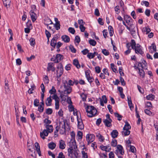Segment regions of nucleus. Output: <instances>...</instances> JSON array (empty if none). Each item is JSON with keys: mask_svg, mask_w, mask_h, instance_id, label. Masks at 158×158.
Instances as JSON below:
<instances>
[{"mask_svg": "<svg viewBox=\"0 0 158 158\" xmlns=\"http://www.w3.org/2000/svg\"><path fill=\"white\" fill-rule=\"evenodd\" d=\"M118 134V132L116 130H113L111 133V135L113 138H116L117 137Z\"/></svg>", "mask_w": 158, "mask_h": 158, "instance_id": "nucleus-21", "label": "nucleus"}, {"mask_svg": "<svg viewBox=\"0 0 158 158\" xmlns=\"http://www.w3.org/2000/svg\"><path fill=\"white\" fill-rule=\"evenodd\" d=\"M44 123L46 125H49V124H50L51 123V121L50 120L48 119V118H46L44 121Z\"/></svg>", "mask_w": 158, "mask_h": 158, "instance_id": "nucleus-45", "label": "nucleus"}, {"mask_svg": "<svg viewBox=\"0 0 158 158\" xmlns=\"http://www.w3.org/2000/svg\"><path fill=\"white\" fill-rule=\"evenodd\" d=\"M57 70H59L60 71H63V67L62 63H60L58 64L57 67Z\"/></svg>", "mask_w": 158, "mask_h": 158, "instance_id": "nucleus-32", "label": "nucleus"}, {"mask_svg": "<svg viewBox=\"0 0 158 158\" xmlns=\"http://www.w3.org/2000/svg\"><path fill=\"white\" fill-rule=\"evenodd\" d=\"M125 124L124 127L123 128V130H126V129H127V128H128V130L131 129V126L129 124L128 122H126L125 123Z\"/></svg>", "mask_w": 158, "mask_h": 158, "instance_id": "nucleus-34", "label": "nucleus"}, {"mask_svg": "<svg viewBox=\"0 0 158 158\" xmlns=\"http://www.w3.org/2000/svg\"><path fill=\"white\" fill-rule=\"evenodd\" d=\"M155 98V95L152 94H150L148 95H147L146 97V99H147L151 100H152L153 99H154Z\"/></svg>", "mask_w": 158, "mask_h": 158, "instance_id": "nucleus-31", "label": "nucleus"}, {"mask_svg": "<svg viewBox=\"0 0 158 158\" xmlns=\"http://www.w3.org/2000/svg\"><path fill=\"white\" fill-rule=\"evenodd\" d=\"M44 110V106L39 105L38 108V110L40 112H42Z\"/></svg>", "mask_w": 158, "mask_h": 158, "instance_id": "nucleus-61", "label": "nucleus"}, {"mask_svg": "<svg viewBox=\"0 0 158 158\" xmlns=\"http://www.w3.org/2000/svg\"><path fill=\"white\" fill-rule=\"evenodd\" d=\"M51 98L53 99H54L55 101H57L60 99L59 98L56 94H54V95L51 96Z\"/></svg>", "mask_w": 158, "mask_h": 158, "instance_id": "nucleus-49", "label": "nucleus"}, {"mask_svg": "<svg viewBox=\"0 0 158 158\" xmlns=\"http://www.w3.org/2000/svg\"><path fill=\"white\" fill-rule=\"evenodd\" d=\"M64 86L65 89L64 90V94H70L72 91V88L70 86H69L68 84V82L67 81H65L64 83Z\"/></svg>", "mask_w": 158, "mask_h": 158, "instance_id": "nucleus-4", "label": "nucleus"}, {"mask_svg": "<svg viewBox=\"0 0 158 158\" xmlns=\"http://www.w3.org/2000/svg\"><path fill=\"white\" fill-rule=\"evenodd\" d=\"M89 43L91 45L93 46H95L96 44V41L95 40L92 39L89 40Z\"/></svg>", "mask_w": 158, "mask_h": 158, "instance_id": "nucleus-42", "label": "nucleus"}, {"mask_svg": "<svg viewBox=\"0 0 158 158\" xmlns=\"http://www.w3.org/2000/svg\"><path fill=\"white\" fill-rule=\"evenodd\" d=\"M77 137H78V139H81L82 138V132L80 131H78L77 132Z\"/></svg>", "mask_w": 158, "mask_h": 158, "instance_id": "nucleus-47", "label": "nucleus"}, {"mask_svg": "<svg viewBox=\"0 0 158 158\" xmlns=\"http://www.w3.org/2000/svg\"><path fill=\"white\" fill-rule=\"evenodd\" d=\"M142 64H143V67H142V69H147V63L146 61L143 60L142 62Z\"/></svg>", "mask_w": 158, "mask_h": 158, "instance_id": "nucleus-57", "label": "nucleus"}, {"mask_svg": "<svg viewBox=\"0 0 158 158\" xmlns=\"http://www.w3.org/2000/svg\"><path fill=\"white\" fill-rule=\"evenodd\" d=\"M89 52V50L86 48L84 49V50L81 51V52L84 55H85L87 53H88Z\"/></svg>", "mask_w": 158, "mask_h": 158, "instance_id": "nucleus-62", "label": "nucleus"}, {"mask_svg": "<svg viewBox=\"0 0 158 158\" xmlns=\"http://www.w3.org/2000/svg\"><path fill=\"white\" fill-rule=\"evenodd\" d=\"M45 127L46 130L44 129L42 132L40 133V137L44 139H45L44 136H47L48 133L52 132L53 130V127L51 125H46Z\"/></svg>", "mask_w": 158, "mask_h": 158, "instance_id": "nucleus-1", "label": "nucleus"}, {"mask_svg": "<svg viewBox=\"0 0 158 158\" xmlns=\"http://www.w3.org/2000/svg\"><path fill=\"white\" fill-rule=\"evenodd\" d=\"M68 31L69 32L73 34H74L75 32V31L74 29L72 27H70L68 28Z\"/></svg>", "mask_w": 158, "mask_h": 158, "instance_id": "nucleus-51", "label": "nucleus"}, {"mask_svg": "<svg viewBox=\"0 0 158 158\" xmlns=\"http://www.w3.org/2000/svg\"><path fill=\"white\" fill-rule=\"evenodd\" d=\"M124 20L126 21V23L129 25L130 27H132L133 25L132 22L133 20L131 17L129 15H125L124 16Z\"/></svg>", "mask_w": 158, "mask_h": 158, "instance_id": "nucleus-6", "label": "nucleus"}, {"mask_svg": "<svg viewBox=\"0 0 158 158\" xmlns=\"http://www.w3.org/2000/svg\"><path fill=\"white\" fill-rule=\"evenodd\" d=\"M86 77L89 82L91 83L93 82L94 80V78L90 76L89 73L87 74V73H86Z\"/></svg>", "mask_w": 158, "mask_h": 158, "instance_id": "nucleus-26", "label": "nucleus"}, {"mask_svg": "<svg viewBox=\"0 0 158 158\" xmlns=\"http://www.w3.org/2000/svg\"><path fill=\"white\" fill-rule=\"evenodd\" d=\"M56 58H57V60L56 63H59L60 61L62 60L63 58V56L60 54H57L56 55Z\"/></svg>", "mask_w": 158, "mask_h": 158, "instance_id": "nucleus-22", "label": "nucleus"}, {"mask_svg": "<svg viewBox=\"0 0 158 158\" xmlns=\"http://www.w3.org/2000/svg\"><path fill=\"white\" fill-rule=\"evenodd\" d=\"M127 98L128 106L132 105V103L131 100V97L130 96H128L127 97Z\"/></svg>", "mask_w": 158, "mask_h": 158, "instance_id": "nucleus-59", "label": "nucleus"}, {"mask_svg": "<svg viewBox=\"0 0 158 158\" xmlns=\"http://www.w3.org/2000/svg\"><path fill=\"white\" fill-rule=\"evenodd\" d=\"M70 50L73 53H75L76 52V49L72 45H70L69 46Z\"/></svg>", "mask_w": 158, "mask_h": 158, "instance_id": "nucleus-44", "label": "nucleus"}, {"mask_svg": "<svg viewBox=\"0 0 158 158\" xmlns=\"http://www.w3.org/2000/svg\"><path fill=\"white\" fill-rule=\"evenodd\" d=\"M114 114L115 117L118 118V120L120 121L122 119V116L121 115L117 113H115Z\"/></svg>", "mask_w": 158, "mask_h": 158, "instance_id": "nucleus-38", "label": "nucleus"}, {"mask_svg": "<svg viewBox=\"0 0 158 158\" xmlns=\"http://www.w3.org/2000/svg\"><path fill=\"white\" fill-rule=\"evenodd\" d=\"M31 88H30L28 91V93L29 94H32L33 93L32 92L34 89H35V87L34 85L31 86Z\"/></svg>", "mask_w": 158, "mask_h": 158, "instance_id": "nucleus-33", "label": "nucleus"}, {"mask_svg": "<svg viewBox=\"0 0 158 158\" xmlns=\"http://www.w3.org/2000/svg\"><path fill=\"white\" fill-rule=\"evenodd\" d=\"M127 146L128 147H130V150L131 152L133 153L135 152V151L136 150V148L134 147V146H132L131 145H128Z\"/></svg>", "mask_w": 158, "mask_h": 158, "instance_id": "nucleus-37", "label": "nucleus"}, {"mask_svg": "<svg viewBox=\"0 0 158 158\" xmlns=\"http://www.w3.org/2000/svg\"><path fill=\"white\" fill-rule=\"evenodd\" d=\"M136 45V42L134 40H131V43H128L126 44V47L128 49H131L130 47L131 46L132 49H133L134 46Z\"/></svg>", "mask_w": 158, "mask_h": 158, "instance_id": "nucleus-12", "label": "nucleus"}, {"mask_svg": "<svg viewBox=\"0 0 158 158\" xmlns=\"http://www.w3.org/2000/svg\"><path fill=\"white\" fill-rule=\"evenodd\" d=\"M82 156L83 158H88L87 153H86L84 151H82Z\"/></svg>", "mask_w": 158, "mask_h": 158, "instance_id": "nucleus-64", "label": "nucleus"}, {"mask_svg": "<svg viewBox=\"0 0 158 158\" xmlns=\"http://www.w3.org/2000/svg\"><path fill=\"white\" fill-rule=\"evenodd\" d=\"M77 121L78 122L77 127L78 129L82 130L84 128V125L83 124L82 119L81 118V116H80V118H79L77 116Z\"/></svg>", "mask_w": 158, "mask_h": 158, "instance_id": "nucleus-9", "label": "nucleus"}, {"mask_svg": "<svg viewBox=\"0 0 158 158\" xmlns=\"http://www.w3.org/2000/svg\"><path fill=\"white\" fill-rule=\"evenodd\" d=\"M52 99H51V96H50L49 97H48L46 101L45 104L47 106H50L52 105Z\"/></svg>", "mask_w": 158, "mask_h": 158, "instance_id": "nucleus-18", "label": "nucleus"}, {"mask_svg": "<svg viewBox=\"0 0 158 158\" xmlns=\"http://www.w3.org/2000/svg\"><path fill=\"white\" fill-rule=\"evenodd\" d=\"M54 64L53 63H49L48 64L47 70L48 71H52V72H54L56 70L55 67L54 66Z\"/></svg>", "mask_w": 158, "mask_h": 158, "instance_id": "nucleus-11", "label": "nucleus"}, {"mask_svg": "<svg viewBox=\"0 0 158 158\" xmlns=\"http://www.w3.org/2000/svg\"><path fill=\"white\" fill-rule=\"evenodd\" d=\"M73 147H70L68 149V155L71 158H73V157L75 156L76 158H77L78 153L73 152Z\"/></svg>", "mask_w": 158, "mask_h": 158, "instance_id": "nucleus-5", "label": "nucleus"}, {"mask_svg": "<svg viewBox=\"0 0 158 158\" xmlns=\"http://www.w3.org/2000/svg\"><path fill=\"white\" fill-rule=\"evenodd\" d=\"M142 47L139 44H136L133 49H134L135 52L137 54H140L142 55L143 54L144 52L142 50Z\"/></svg>", "mask_w": 158, "mask_h": 158, "instance_id": "nucleus-3", "label": "nucleus"}, {"mask_svg": "<svg viewBox=\"0 0 158 158\" xmlns=\"http://www.w3.org/2000/svg\"><path fill=\"white\" fill-rule=\"evenodd\" d=\"M110 65H111V68L112 71H113V72L114 73L117 72H118L117 70L115 68V67H116L115 66L114 64L113 63H111L110 64Z\"/></svg>", "mask_w": 158, "mask_h": 158, "instance_id": "nucleus-40", "label": "nucleus"}, {"mask_svg": "<svg viewBox=\"0 0 158 158\" xmlns=\"http://www.w3.org/2000/svg\"><path fill=\"white\" fill-rule=\"evenodd\" d=\"M141 4L142 5H143L144 4L145 6L146 7H147L149 6V3L148 1H143L141 2Z\"/></svg>", "mask_w": 158, "mask_h": 158, "instance_id": "nucleus-48", "label": "nucleus"}, {"mask_svg": "<svg viewBox=\"0 0 158 158\" xmlns=\"http://www.w3.org/2000/svg\"><path fill=\"white\" fill-rule=\"evenodd\" d=\"M29 13L32 21L34 22L37 18L36 15L33 10H31L29 12Z\"/></svg>", "mask_w": 158, "mask_h": 158, "instance_id": "nucleus-15", "label": "nucleus"}, {"mask_svg": "<svg viewBox=\"0 0 158 158\" xmlns=\"http://www.w3.org/2000/svg\"><path fill=\"white\" fill-rule=\"evenodd\" d=\"M123 131H122V134L124 136H126L129 135L130 133V131L128 130V128L127 129L123 130Z\"/></svg>", "mask_w": 158, "mask_h": 158, "instance_id": "nucleus-24", "label": "nucleus"}, {"mask_svg": "<svg viewBox=\"0 0 158 158\" xmlns=\"http://www.w3.org/2000/svg\"><path fill=\"white\" fill-rule=\"evenodd\" d=\"M117 149L116 150L115 153L116 155H118V152L121 155H123L124 153V150L122 146L120 145H118L117 146Z\"/></svg>", "mask_w": 158, "mask_h": 158, "instance_id": "nucleus-7", "label": "nucleus"}, {"mask_svg": "<svg viewBox=\"0 0 158 158\" xmlns=\"http://www.w3.org/2000/svg\"><path fill=\"white\" fill-rule=\"evenodd\" d=\"M151 31V29L148 26L143 27L142 29V31L144 34H148Z\"/></svg>", "mask_w": 158, "mask_h": 158, "instance_id": "nucleus-19", "label": "nucleus"}, {"mask_svg": "<svg viewBox=\"0 0 158 158\" xmlns=\"http://www.w3.org/2000/svg\"><path fill=\"white\" fill-rule=\"evenodd\" d=\"M95 136L93 134H88L86 136V140L88 143V144L92 142L94 139Z\"/></svg>", "mask_w": 158, "mask_h": 158, "instance_id": "nucleus-8", "label": "nucleus"}, {"mask_svg": "<svg viewBox=\"0 0 158 158\" xmlns=\"http://www.w3.org/2000/svg\"><path fill=\"white\" fill-rule=\"evenodd\" d=\"M59 101L60 99L55 101V109L56 110H58L59 109Z\"/></svg>", "mask_w": 158, "mask_h": 158, "instance_id": "nucleus-41", "label": "nucleus"}, {"mask_svg": "<svg viewBox=\"0 0 158 158\" xmlns=\"http://www.w3.org/2000/svg\"><path fill=\"white\" fill-rule=\"evenodd\" d=\"M95 72L98 73H100L101 72V70L100 67L99 66H97L95 67Z\"/></svg>", "mask_w": 158, "mask_h": 158, "instance_id": "nucleus-55", "label": "nucleus"}, {"mask_svg": "<svg viewBox=\"0 0 158 158\" xmlns=\"http://www.w3.org/2000/svg\"><path fill=\"white\" fill-rule=\"evenodd\" d=\"M139 72L138 73L140 77L142 78H143L145 76V73L143 69H141L140 68H138Z\"/></svg>", "mask_w": 158, "mask_h": 158, "instance_id": "nucleus-20", "label": "nucleus"}, {"mask_svg": "<svg viewBox=\"0 0 158 158\" xmlns=\"http://www.w3.org/2000/svg\"><path fill=\"white\" fill-rule=\"evenodd\" d=\"M61 38L62 40L65 42L68 43L70 41V38L67 35H64L62 36Z\"/></svg>", "mask_w": 158, "mask_h": 158, "instance_id": "nucleus-23", "label": "nucleus"}, {"mask_svg": "<svg viewBox=\"0 0 158 158\" xmlns=\"http://www.w3.org/2000/svg\"><path fill=\"white\" fill-rule=\"evenodd\" d=\"M66 146L65 141L62 139H61L59 142V148L60 149H64Z\"/></svg>", "mask_w": 158, "mask_h": 158, "instance_id": "nucleus-17", "label": "nucleus"}, {"mask_svg": "<svg viewBox=\"0 0 158 158\" xmlns=\"http://www.w3.org/2000/svg\"><path fill=\"white\" fill-rule=\"evenodd\" d=\"M102 100L103 101V102L106 103L107 102V99L106 97V96L105 95H103L102 96Z\"/></svg>", "mask_w": 158, "mask_h": 158, "instance_id": "nucleus-58", "label": "nucleus"}, {"mask_svg": "<svg viewBox=\"0 0 158 158\" xmlns=\"http://www.w3.org/2000/svg\"><path fill=\"white\" fill-rule=\"evenodd\" d=\"M45 34L48 40L49 39V38L51 37V34L47 30H45Z\"/></svg>", "mask_w": 158, "mask_h": 158, "instance_id": "nucleus-53", "label": "nucleus"}, {"mask_svg": "<svg viewBox=\"0 0 158 158\" xmlns=\"http://www.w3.org/2000/svg\"><path fill=\"white\" fill-rule=\"evenodd\" d=\"M81 96L83 101H86L87 96L85 94L83 93L81 95Z\"/></svg>", "mask_w": 158, "mask_h": 158, "instance_id": "nucleus-54", "label": "nucleus"}, {"mask_svg": "<svg viewBox=\"0 0 158 158\" xmlns=\"http://www.w3.org/2000/svg\"><path fill=\"white\" fill-rule=\"evenodd\" d=\"M10 0H5L4 1H3V4L7 8L10 7Z\"/></svg>", "mask_w": 158, "mask_h": 158, "instance_id": "nucleus-29", "label": "nucleus"}, {"mask_svg": "<svg viewBox=\"0 0 158 158\" xmlns=\"http://www.w3.org/2000/svg\"><path fill=\"white\" fill-rule=\"evenodd\" d=\"M56 77L57 78V81H60L58 79L61 77L62 75L63 71H60L59 70H56Z\"/></svg>", "mask_w": 158, "mask_h": 158, "instance_id": "nucleus-25", "label": "nucleus"}, {"mask_svg": "<svg viewBox=\"0 0 158 158\" xmlns=\"http://www.w3.org/2000/svg\"><path fill=\"white\" fill-rule=\"evenodd\" d=\"M86 111L89 114L88 116L89 117H92L95 115L97 112V110L93 106H88L86 107Z\"/></svg>", "mask_w": 158, "mask_h": 158, "instance_id": "nucleus-2", "label": "nucleus"}, {"mask_svg": "<svg viewBox=\"0 0 158 158\" xmlns=\"http://www.w3.org/2000/svg\"><path fill=\"white\" fill-rule=\"evenodd\" d=\"M48 147L49 149L53 150L55 148L56 144L53 142H51L48 143Z\"/></svg>", "mask_w": 158, "mask_h": 158, "instance_id": "nucleus-27", "label": "nucleus"}, {"mask_svg": "<svg viewBox=\"0 0 158 158\" xmlns=\"http://www.w3.org/2000/svg\"><path fill=\"white\" fill-rule=\"evenodd\" d=\"M57 158H65L64 155L62 152H60Z\"/></svg>", "mask_w": 158, "mask_h": 158, "instance_id": "nucleus-63", "label": "nucleus"}, {"mask_svg": "<svg viewBox=\"0 0 158 158\" xmlns=\"http://www.w3.org/2000/svg\"><path fill=\"white\" fill-rule=\"evenodd\" d=\"M108 29L110 35V36H112L114 33L113 29L112 27L111 26H109Z\"/></svg>", "mask_w": 158, "mask_h": 158, "instance_id": "nucleus-30", "label": "nucleus"}, {"mask_svg": "<svg viewBox=\"0 0 158 158\" xmlns=\"http://www.w3.org/2000/svg\"><path fill=\"white\" fill-rule=\"evenodd\" d=\"M54 27L56 30H58L60 28V22H57V23H55L54 24Z\"/></svg>", "mask_w": 158, "mask_h": 158, "instance_id": "nucleus-35", "label": "nucleus"}, {"mask_svg": "<svg viewBox=\"0 0 158 158\" xmlns=\"http://www.w3.org/2000/svg\"><path fill=\"white\" fill-rule=\"evenodd\" d=\"M112 120L111 119H104L103 120V122L105 125L106 126L108 127H111L112 126Z\"/></svg>", "mask_w": 158, "mask_h": 158, "instance_id": "nucleus-14", "label": "nucleus"}, {"mask_svg": "<svg viewBox=\"0 0 158 158\" xmlns=\"http://www.w3.org/2000/svg\"><path fill=\"white\" fill-rule=\"evenodd\" d=\"M149 52L151 53L156 52V46L155 43H153L152 44L151 46L148 48Z\"/></svg>", "mask_w": 158, "mask_h": 158, "instance_id": "nucleus-16", "label": "nucleus"}, {"mask_svg": "<svg viewBox=\"0 0 158 158\" xmlns=\"http://www.w3.org/2000/svg\"><path fill=\"white\" fill-rule=\"evenodd\" d=\"M117 140L116 139H114L113 140H112L111 143V145L113 147H115L116 146H117Z\"/></svg>", "mask_w": 158, "mask_h": 158, "instance_id": "nucleus-46", "label": "nucleus"}, {"mask_svg": "<svg viewBox=\"0 0 158 158\" xmlns=\"http://www.w3.org/2000/svg\"><path fill=\"white\" fill-rule=\"evenodd\" d=\"M58 39V36L57 35H55L54 36L53 38L51 40L50 45H51L55 48L56 44V40Z\"/></svg>", "mask_w": 158, "mask_h": 158, "instance_id": "nucleus-13", "label": "nucleus"}, {"mask_svg": "<svg viewBox=\"0 0 158 158\" xmlns=\"http://www.w3.org/2000/svg\"><path fill=\"white\" fill-rule=\"evenodd\" d=\"M39 100L37 99H35L34 101V105L35 106H39Z\"/></svg>", "mask_w": 158, "mask_h": 158, "instance_id": "nucleus-50", "label": "nucleus"}, {"mask_svg": "<svg viewBox=\"0 0 158 158\" xmlns=\"http://www.w3.org/2000/svg\"><path fill=\"white\" fill-rule=\"evenodd\" d=\"M52 110L51 108H48L46 110V113L48 114H51L52 113Z\"/></svg>", "mask_w": 158, "mask_h": 158, "instance_id": "nucleus-52", "label": "nucleus"}, {"mask_svg": "<svg viewBox=\"0 0 158 158\" xmlns=\"http://www.w3.org/2000/svg\"><path fill=\"white\" fill-rule=\"evenodd\" d=\"M73 64L75 65L78 69H79L81 67L80 64H79L78 61L77 59H74L73 60Z\"/></svg>", "mask_w": 158, "mask_h": 158, "instance_id": "nucleus-28", "label": "nucleus"}, {"mask_svg": "<svg viewBox=\"0 0 158 158\" xmlns=\"http://www.w3.org/2000/svg\"><path fill=\"white\" fill-rule=\"evenodd\" d=\"M30 44L32 46H34L35 44V40L33 38H31L30 40Z\"/></svg>", "mask_w": 158, "mask_h": 158, "instance_id": "nucleus-43", "label": "nucleus"}, {"mask_svg": "<svg viewBox=\"0 0 158 158\" xmlns=\"http://www.w3.org/2000/svg\"><path fill=\"white\" fill-rule=\"evenodd\" d=\"M87 56L89 59L93 58L95 57L94 54L92 53H88Z\"/></svg>", "mask_w": 158, "mask_h": 158, "instance_id": "nucleus-56", "label": "nucleus"}, {"mask_svg": "<svg viewBox=\"0 0 158 158\" xmlns=\"http://www.w3.org/2000/svg\"><path fill=\"white\" fill-rule=\"evenodd\" d=\"M56 91L55 89V87L52 86V88L49 91V93L51 94H54L56 93Z\"/></svg>", "mask_w": 158, "mask_h": 158, "instance_id": "nucleus-36", "label": "nucleus"}, {"mask_svg": "<svg viewBox=\"0 0 158 158\" xmlns=\"http://www.w3.org/2000/svg\"><path fill=\"white\" fill-rule=\"evenodd\" d=\"M102 53L105 56H108L110 54L109 51L106 49H103L102 50Z\"/></svg>", "mask_w": 158, "mask_h": 158, "instance_id": "nucleus-39", "label": "nucleus"}, {"mask_svg": "<svg viewBox=\"0 0 158 158\" xmlns=\"http://www.w3.org/2000/svg\"><path fill=\"white\" fill-rule=\"evenodd\" d=\"M137 87L139 92L141 94H143L144 92L143 89L138 85H137Z\"/></svg>", "mask_w": 158, "mask_h": 158, "instance_id": "nucleus-60", "label": "nucleus"}, {"mask_svg": "<svg viewBox=\"0 0 158 158\" xmlns=\"http://www.w3.org/2000/svg\"><path fill=\"white\" fill-rule=\"evenodd\" d=\"M71 141H73L72 143L73 146V148L74 149L77 148V146L76 145V143L75 139V134L73 131H72L71 132Z\"/></svg>", "mask_w": 158, "mask_h": 158, "instance_id": "nucleus-10", "label": "nucleus"}]
</instances>
